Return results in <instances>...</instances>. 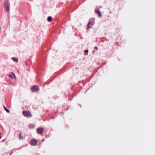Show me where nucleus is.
Returning a JSON list of instances; mask_svg holds the SVG:
<instances>
[{"mask_svg":"<svg viewBox=\"0 0 155 155\" xmlns=\"http://www.w3.org/2000/svg\"><path fill=\"white\" fill-rule=\"evenodd\" d=\"M97 14L99 17H101V12H100L98 10H97Z\"/></svg>","mask_w":155,"mask_h":155,"instance_id":"12","label":"nucleus"},{"mask_svg":"<svg viewBox=\"0 0 155 155\" xmlns=\"http://www.w3.org/2000/svg\"><path fill=\"white\" fill-rule=\"evenodd\" d=\"M39 89V87L38 85H34L31 88V91L33 92L38 91Z\"/></svg>","mask_w":155,"mask_h":155,"instance_id":"3","label":"nucleus"},{"mask_svg":"<svg viewBox=\"0 0 155 155\" xmlns=\"http://www.w3.org/2000/svg\"><path fill=\"white\" fill-rule=\"evenodd\" d=\"M1 138V136H0V139Z\"/></svg>","mask_w":155,"mask_h":155,"instance_id":"20","label":"nucleus"},{"mask_svg":"<svg viewBox=\"0 0 155 155\" xmlns=\"http://www.w3.org/2000/svg\"><path fill=\"white\" fill-rule=\"evenodd\" d=\"M44 129L41 127H39L37 128V132L40 134H42L44 131Z\"/></svg>","mask_w":155,"mask_h":155,"instance_id":"6","label":"nucleus"},{"mask_svg":"<svg viewBox=\"0 0 155 155\" xmlns=\"http://www.w3.org/2000/svg\"><path fill=\"white\" fill-rule=\"evenodd\" d=\"M12 59L14 61L18 62V58L13 57L12 58Z\"/></svg>","mask_w":155,"mask_h":155,"instance_id":"8","label":"nucleus"},{"mask_svg":"<svg viewBox=\"0 0 155 155\" xmlns=\"http://www.w3.org/2000/svg\"><path fill=\"white\" fill-rule=\"evenodd\" d=\"M12 152L11 153H10V155H11L12 154Z\"/></svg>","mask_w":155,"mask_h":155,"instance_id":"18","label":"nucleus"},{"mask_svg":"<svg viewBox=\"0 0 155 155\" xmlns=\"http://www.w3.org/2000/svg\"><path fill=\"white\" fill-rule=\"evenodd\" d=\"M22 114L25 117H31L32 115L31 113L28 110L24 111L22 112Z\"/></svg>","mask_w":155,"mask_h":155,"instance_id":"2","label":"nucleus"},{"mask_svg":"<svg viewBox=\"0 0 155 155\" xmlns=\"http://www.w3.org/2000/svg\"><path fill=\"white\" fill-rule=\"evenodd\" d=\"M37 140L36 139H34L31 140L30 143L32 146H35L37 145Z\"/></svg>","mask_w":155,"mask_h":155,"instance_id":"5","label":"nucleus"},{"mask_svg":"<svg viewBox=\"0 0 155 155\" xmlns=\"http://www.w3.org/2000/svg\"><path fill=\"white\" fill-rule=\"evenodd\" d=\"M35 127V124H30L28 125V128L30 129L34 128Z\"/></svg>","mask_w":155,"mask_h":155,"instance_id":"7","label":"nucleus"},{"mask_svg":"<svg viewBox=\"0 0 155 155\" xmlns=\"http://www.w3.org/2000/svg\"><path fill=\"white\" fill-rule=\"evenodd\" d=\"M95 49H97V46H95L94 48Z\"/></svg>","mask_w":155,"mask_h":155,"instance_id":"16","label":"nucleus"},{"mask_svg":"<svg viewBox=\"0 0 155 155\" xmlns=\"http://www.w3.org/2000/svg\"><path fill=\"white\" fill-rule=\"evenodd\" d=\"M95 51H94V50L93 51H92V53H93V54H94V53H95Z\"/></svg>","mask_w":155,"mask_h":155,"instance_id":"15","label":"nucleus"},{"mask_svg":"<svg viewBox=\"0 0 155 155\" xmlns=\"http://www.w3.org/2000/svg\"><path fill=\"white\" fill-rule=\"evenodd\" d=\"M95 13H97V10H95Z\"/></svg>","mask_w":155,"mask_h":155,"instance_id":"17","label":"nucleus"},{"mask_svg":"<svg viewBox=\"0 0 155 155\" xmlns=\"http://www.w3.org/2000/svg\"><path fill=\"white\" fill-rule=\"evenodd\" d=\"M4 140H2V142H3V141H4Z\"/></svg>","mask_w":155,"mask_h":155,"instance_id":"19","label":"nucleus"},{"mask_svg":"<svg viewBox=\"0 0 155 155\" xmlns=\"http://www.w3.org/2000/svg\"><path fill=\"white\" fill-rule=\"evenodd\" d=\"M94 24V19L92 18L90 19L87 26V31L90 28H91Z\"/></svg>","mask_w":155,"mask_h":155,"instance_id":"1","label":"nucleus"},{"mask_svg":"<svg viewBox=\"0 0 155 155\" xmlns=\"http://www.w3.org/2000/svg\"><path fill=\"white\" fill-rule=\"evenodd\" d=\"M52 19V18L51 16H49L47 18V20L49 22H50Z\"/></svg>","mask_w":155,"mask_h":155,"instance_id":"9","label":"nucleus"},{"mask_svg":"<svg viewBox=\"0 0 155 155\" xmlns=\"http://www.w3.org/2000/svg\"><path fill=\"white\" fill-rule=\"evenodd\" d=\"M88 50H86L85 51V55H87L88 54Z\"/></svg>","mask_w":155,"mask_h":155,"instance_id":"13","label":"nucleus"},{"mask_svg":"<svg viewBox=\"0 0 155 155\" xmlns=\"http://www.w3.org/2000/svg\"><path fill=\"white\" fill-rule=\"evenodd\" d=\"M3 108L6 111L7 113H9L10 112L9 110L5 108L4 106L3 107Z\"/></svg>","mask_w":155,"mask_h":155,"instance_id":"11","label":"nucleus"},{"mask_svg":"<svg viewBox=\"0 0 155 155\" xmlns=\"http://www.w3.org/2000/svg\"><path fill=\"white\" fill-rule=\"evenodd\" d=\"M4 8L8 12H9V4L8 2H7L5 3Z\"/></svg>","mask_w":155,"mask_h":155,"instance_id":"4","label":"nucleus"},{"mask_svg":"<svg viewBox=\"0 0 155 155\" xmlns=\"http://www.w3.org/2000/svg\"><path fill=\"white\" fill-rule=\"evenodd\" d=\"M23 136H21V132H20L19 134V139L20 140L23 139Z\"/></svg>","mask_w":155,"mask_h":155,"instance_id":"10","label":"nucleus"},{"mask_svg":"<svg viewBox=\"0 0 155 155\" xmlns=\"http://www.w3.org/2000/svg\"><path fill=\"white\" fill-rule=\"evenodd\" d=\"M9 77H10L11 78H12V76L11 75H9Z\"/></svg>","mask_w":155,"mask_h":155,"instance_id":"14","label":"nucleus"}]
</instances>
